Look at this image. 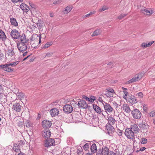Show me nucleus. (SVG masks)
Segmentation results:
<instances>
[{
  "label": "nucleus",
  "mask_w": 155,
  "mask_h": 155,
  "mask_svg": "<svg viewBox=\"0 0 155 155\" xmlns=\"http://www.w3.org/2000/svg\"><path fill=\"white\" fill-rule=\"evenodd\" d=\"M101 150L102 151L103 155H108L109 152V149L105 147L104 148H102Z\"/></svg>",
  "instance_id": "nucleus-29"
},
{
  "label": "nucleus",
  "mask_w": 155,
  "mask_h": 155,
  "mask_svg": "<svg viewBox=\"0 0 155 155\" xmlns=\"http://www.w3.org/2000/svg\"><path fill=\"white\" fill-rule=\"evenodd\" d=\"M141 47H143V48H145L146 47H147V43H145V42L143 43L141 45Z\"/></svg>",
  "instance_id": "nucleus-52"
},
{
  "label": "nucleus",
  "mask_w": 155,
  "mask_h": 155,
  "mask_svg": "<svg viewBox=\"0 0 155 155\" xmlns=\"http://www.w3.org/2000/svg\"><path fill=\"white\" fill-rule=\"evenodd\" d=\"M107 9L108 8L106 6H104L102 8L100 9V11L101 12H102Z\"/></svg>",
  "instance_id": "nucleus-50"
},
{
  "label": "nucleus",
  "mask_w": 155,
  "mask_h": 155,
  "mask_svg": "<svg viewBox=\"0 0 155 155\" xmlns=\"http://www.w3.org/2000/svg\"><path fill=\"white\" fill-rule=\"evenodd\" d=\"M154 41H152L151 42H149L148 43H147V47H149L151 46L154 42Z\"/></svg>",
  "instance_id": "nucleus-51"
},
{
  "label": "nucleus",
  "mask_w": 155,
  "mask_h": 155,
  "mask_svg": "<svg viewBox=\"0 0 155 155\" xmlns=\"http://www.w3.org/2000/svg\"><path fill=\"white\" fill-rule=\"evenodd\" d=\"M10 22L12 25H14L15 27L18 26V23L15 18H10Z\"/></svg>",
  "instance_id": "nucleus-24"
},
{
  "label": "nucleus",
  "mask_w": 155,
  "mask_h": 155,
  "mask_svg": "<svg viewBox=\"0 0 155 155\" xmlns=\"http://www.w3.org/2000/svg\"><path fill=\"white\" fill-rule=\"evenodd\" d=\"M20 147L16 143H15L14 144V146L13 148V149L15 152L18 153L19 152H21L20 151Z\"/></svg>",
  "instance_id": "nucleus-25"
},
{
  "label": "nucleus",
  "mask_w": 155,
  "mask_h": 155,
  "mask_svg": "<svg viewBox=\"0 0 155 155\" xmlns=\"http://www.w3.org/2000/svg\"><path fill=\"white\" fill-rule=\"evenodd\" d=\"M123 92L124 93L125 95V96L127 97V95L128 94V92L127 91V90L123 91Z\"/></svg>",
  "instance_id": "nucleus-58"
},
{
  "label": "nucleus",
  "mask_w": 155,
  "mask_h": 155,
  "mask_svg": "<svg viewBox=\"0 0 155 155\" xmlns=\"http://www.w3.org/2000/svg\"><path fill=\"white\" fill-rule=\"evenodd\" d=\"M131 114L134 118L137 119H140L142 115L140 112L137 109H134L131 112Z\"/></svg>",
  "instance_id": "nucleus-4"
},
{
  "label": "nucleus",
  "mask_w": 155,
  "mask_h": 155,
  "mask_svg": "<svg viewBox=\"0 0 155 155\" xmlns=\"http://www.w3.org/2000/svg\"><path fill=\"white\" fill-rule=\"evenodd\" d=\"M137 96H138L140 97V98H142L143 96V94L142 92H139L136 94Z\"/></svg>",
  "instance_id": "nucleus-47"
},
{
  "label": "nucleus",
  "mask_w": 155,
  "mask_h": 155,
  "mask_svg": "<svg viewBox=\"0 0 155 155\" xmlns=\"http://www.w3.org/2000/svg\"><path fill=\"white\" fill-rule=\"evenodd\" d=\"M115 153L112 151H110V152H108V155H115Z\"/></svg>",
  "instance_id": "nucleus-60"
},
{
  "label": "nucleus",
  "mask_w": 155,
  "mask_h": 155,
  "mask_svg": "<svg viewBox=\"0 0 155 155\" xmlns=\"http://www.w3.org/2000/svg\"><path fill=\"white\" fill-rule=\"evenodd\" d=\"M0 68H2L4 71L7 72L12 71L14 70L13 68H11L8 64L0 65Z\"/></svg>",
  "instance_id": "nucleus-9"
},
{
  "label": "nucleus",
  "mask_w": 155,
  "mask_h": 155,
  "mask_svg": "<svg viewBox=\"0 0 155 155\" xmlns=\"http://www.w3.org/2000/svg\"><path fill=\"white\" fill-rule=\"evenodd\" d=\"M89 144L88 143H86L83 146V147L84 149L85 150H87L89 147Z\"/></svg>",
  "instance_id": "nucleus-42"
},
{
  "label": "nucleus",
  "mask_w": 155,
  "mask_h": 155,
  "mask_svg": "<svg viewBox=\"0 0 155 155\" xmlns=\"http://www.w3.org/2000/svg\"><path fill=\"white\" fill-rule=\"evenodd\" d=\"M0 38L3 40H5L6 39V37L4 32L2 30H0Z\"/></svg>",
  "instance_id": "nucleus-28"
},
{
  "label": "nucleus",
  "mask_w": 155,
  "mask_h": 155,
  "mask_svg": "<svg viewBox=\"0 0 155 155\" xmlns=\"http://www.w3.org/2000/svg\"><path fill=\"white\" fill-rule=\"evenodd\" d=\"M127 15V14H121L118 16V18L120 20L126 16Z\"/></svg>",
  "instance_id": "nucleus-46"
},
{
  "label": "nucleus",
  "mask_w": 155,
  "mask_h": 155,
  "mask_svg": "<svg viewBox=\"0 0 155 155\" xmlns=\"http://www.w3.org/2000/svg\"><path fill=\"white\" fill-rule=\"evenodd\" d=\"M18 125L19 127H21L22 126L24 125V122L21 119L20 120H19L18 121Z\"/></svg>",
  "instance_id": "nucleus-34"
},
{
  "label": "nucleus",
  "mask_w": 155,
  "mask_h": 155,
  "mask_svg": "<svg viewBox=\"0 0 155 155\" xmlns=\"http://www.w3.org/2000/svg\"><path fill=\"white\" fill-rule=\"evenodd\" d=\"M108 120L109 125H111L115 124L116 122L114 118L111 117H108Z\"/></svg>",
  "instance_id": "nucleus-22"
},
{
  "label": "nucleus",
  "mask_w": 155,
  "mask_h": 155,
  "mask_svg": "<svg viewBox=\"0 0 155 155\" xmlns=\"http://www.w3.org/2000/svg\"><path fill=\"white\" fill-rule=\"evenodd\" d=\"M147 142V139L145 138H142L141 139V140L140 141V143L141 144H146Z\"/></svg>",
  "instance_id": "nucleus-36"
},
{
  "label": "nucleus",
  "mask_w": 155,
  "mask_h": 155,
  "mask_svg": "<svg viewBox=\"0 0 155 155\" xmlns=\"http://www.w3.org/2000/svg\"><path fill=\"white\" fill-rule=\"evenodd\" d=\"M26 127L28 128H29L32 127V124L29 122H28L26 123Z\"/></svg>",
  "instance_id": "nucleus-48"
},
{
  "label": "nucleus",
  "mask_w": 155,
  "mask_h": 155,
  "mask_svg": "<svg viewBox=\"0 0 155 155\" xmlns=\"http://www.w3.org/2000/svg\"><path fill=\"white\" fill-rule=\"evenodd\" d=\"M15 54L14 51V49L12 48L11 49H8L5 52L6 57H12Z\"/></svg>",
  "instance_id": "nucleus-19"
},
{
  "label": "nucleus",
  "mask_w": 155,
  "mask_h": 155,
  "mask_svg": "<svg viewBox=\"0 0 155 155\" xmlns=\"http://www.w3.org/2000/svg\"><path fill=\"white\" fill-rule=\"evenodd\" d=\"M116 132L118 135L120 136H121L122 134V131L119 129H118L116 130Z\"/></svg>",
  "instance_id": "nucleus-44"
},
{
  "label": "nucleus",
  "mask_w": 155,
  "mask_h": 155,
  "mask_svg": "<svg viewBox=\"0 0 155 155\" xmlns=\"http://www.w3.org/2000/svg\"><path fill=\"white\" fill-rule=\"evenodd\" d=\"M124 134L129 139H132V140H133V141L134 140V133L130 128H127L125 130Z\"/></svg>",
  "instance_id": "nucleus-3"
},
{
  "label": "nucleus",
  "mask_w": 155,
  "mask_h": 155,
  "mask_svg": "<svg viewBox=\"0 0 155 155\" xmlns=\"http://www.w3.org/2000/svg\"><path fill=\"white\" fill-rule=\"evenodd\" d=\"M143 110L145 112H147L148 110L145 104H144L143 106Z\"/></svg>",
  "instance_id": "nucleus-55"
},
{
  "label": "nucleus",
  "mask_w": 155,
  "mask_h": 155,
  "mask_svg": "<svg viewBox=\"0 0 155 155\" xmlns=\"http://www.w3.org/2000/svg\"><path fill=\"white\" fill-rule=\"evenodd\" d=\"M136 81H137V80H136V79L135 78V77H134V78L131 79L130 80L128 81L127 83L128 84H130V83L134 82Z\"/></svg>",
  "instance_id": "nucleus-38"
},
{
  "label": "nucleus",
  "mask_w": 155,
  "mask_h": 155,
  "mask_svg": "<svg viewBox=\"0 0 155 155\" xmlns=\"http://www.w3.org/2000/svg\"><path fill=\"white\" fill-rule=\"evenodd\" d=\"M143 73H141L136 74L135 75L134 77L137 81L139 80L140 79L142 78V77L143 76Z\"/></svg>",
  "instance_id": "nucleus-30"
},
{
  "label": "nucleus",
  "mask_w": 155,
  "mask_h": 155,
  "mask_svg": "<svg viewBox=\"0 0 155 155\" xmlns=\"http://www.w3.org/2000/svg\"><path fill=\"white\" fill-rule=\"evenodd\" d=\"M107 91L112 94L114 93V91L113 89H110L109 90H107Z\"/></svg>",
  "instance_id": "nucleus-54"
},
{
  "label": "nucleus",
  "mask_w": 155,
  "mask_h": 155,
  "mask_svg": "<svg viewBox=\"0 0 155 155\" xmlns=\"http://www.w3.org/2000/svg\"><path fill=\"white\" fill-rule=\"evenodd\" d=\"M104 107L107 112L111 113L114 110L110 105L107 103L104 104Z\"/></svg>",
  "instance_id": "nucleus-12"
},
{
  "label": "nucleus",
  "mask_w": 155,
  "mask_h": 155,
  "mask_svg": "<svg viewBox=\"0 0 155 155\" xmlns=\"http://www.w3.org/2000/svg\"><path fill=\"white\" fill-rule=\"evenodd\" d=\"M98 101L101 102V103L102 104H103V106L104 105V103H106L102 99V98L101 97H99L98 98Z\"/></svg>",
  "instance_id": "nucleus-49"
},
{
  "label": "nucleus",
  "mask_w": 155,
  "mask_h": 155,
  "mask_svg": "<svg viewBox=\"0 0 155 155\" xmlns=\"http://www.w3.org/2000/svg\"><path fill=\"white\" fill-rule=\"evenodd\" d=\"M19 38L21 41L20 42L27 43L28 40L26 39L25 35L24 33L21 35L20 34V36L19 37Z\"/></svg>",
  "instance_id": "nucleus-17"
},
{
  "label": "nucleus",
  "mask_w": 155,
  "mask_h": 155,
  "mask_svg": "<svg viewBox=\"0 0 155 155\" xmlns=\"http://www.w3.org/2000/svg\"><path fill=\"white\" fill-rule=\"evenodd\" d=\"M139 126L141 129V131L143 133H146L147 131V129L149 128V126L147 123L143 121L140 123L139 125Z\"/></svg>",
  "instance_id": "nucleus-1"
},
{
  "label": "nucleus",
  "mask_w": 155,
  "mask_h": 155,
  "mask_svg": "<svg viewBox=\"0 0 155 155\" xmlns=\"http://www.w3.org/2000/svg\"><path fill=\"white\" fill-rule=\"evenodd\" d=\"M155 115V111H153L148 114V116L150 117H152Z\"/></svg>",
  "instance_id": "nucleus-43"
},
{
  "label": "nucleus",
  "mask_w": 155,
  "mask_h": 155,
  "mask_svg": "<svg viewBox=\"0 0 155 155\" xmlns=\"http://www.w3.org/2000/svg\"><path fill=\"white\" fill-rule=\"evenodd\" d=\"M101 33V31L100 30H95L92 35V36L94 37L96 36L99 35Z\"/></svg>",
  "instance_id": "nucleus-31"
},
{
  "label": "nucleus",
  "mask_w": 155,
  "mask_h": 155,
  "mask_svg": "<svg viewBox=\"0 0 155 155\" xmlns=\"http://www.w3.org/2000/svg\"><path fill=\"white\" fill-rule=\"evenodd\" d=\"M21 106L19 103L16 102L13 104L12 109L16 112H19L21 110Z\"/></svg>",
  "instance_id": "nucleus-13"
},
{
  "label": "nucleus",
  "mask_w": 155,
  "mask_h": 155,
  "mask_svg": "<svg viewBox=\"0 0 155 155\" xmlns=\"http://www.w3.org/2000/svg\"><path fill=\"white\" fill-rule=\"evenodd\" d=\"M113 104L114 105V106L116 107V108H117L118 106V104L115 102H114L113 103Z\"/></svg>",
  "instance_id": "nucleus-63"
},
{
  "label": "nucleus",
  "mask_w": 155,
  "mask_h": 155,
  "mask_svg": "<svg viewBox=\"0 0 155 155\" xmlns=\"http://www.w3.org/2000/svg\"><path fill=\"white\" fill-rule=\"evenodd\" d=\"M93 107L96 112L99 114L101 113L102 111L101 110V108L97 105L93 104Z\"/></svg>",
  "instance_id": "nucleus-26"
},
{
  "label": "nucleus",
  "mask_w": 155,
  "mask_h": 155,
  "mask_svg": "<svg viewBox=\"0 0 155 155\" xmlns=\"http://www.w3.org/2000/svg\"><path fill=\"white\" fill-rule=\"evenodd\" d=\"M91 151L93 153H94L97 151V146L95 143H93L91 147Z\"/></svg>",
  "instance_id": "nucleus-27"
},
{
  "label": "nucleus",
  "mask_w": 155,
  "mask_h": 155,
  "mask_svg": "<svg viewBox=\"0 0 155 155\" xmlns=\"http://www.w3.org/2000/svg\"><path fill=\"white\" fill-rule=\"evenodd\" d=\"M77 153L78 155L83 154V150L82 147L78 149Z\"/></svg>",
  "instance_id": "nucleus-35"
},
{
  "label": "nucleus",
  "mask_w": 155,
  "mask_h": 155,
  "mask_svg": "<svg viewBox=\"0 0 155 155\" xmlns=\"http://www.w3.org/2000/svg\"><path fill=\"white\" fill-rule=\"evenodd\" d=\"M52 43H53L52 42V41L48 42L46 44H45V45H43L42 47V48H48L51 45H52Z\"/></svg>",
  "instance_id": "nucleus-32"
},
{
  "label": "nucleus",
  "mask_w": 155,
  "mask_h": 155,
  "mask_svg": "<svg viewBox=\"0 0 155 155\" xmlns=\"http://www.w3.org/2000/svg\"><path fill=\"white\" fill-rule=\"evenodd\" d=\"M61 2V0H59L58 1H54L53 2V4L54 5H56L57 4H59Z\"/></svg>",
  "instance_id": "nucleus-57"
},
{
  "label": "nucleus",
  "mask_w": 155,
  "mask_h": 155,
  "mask_svg": "<svg viewBox=\"0 0 155 155\" xmlns=\"http://www.w3.org/2000/svg\"><path fill=\"white\" fill-rule=\"evenodd\" d=\"M63 110L65 113L70 114L72 112L73 108L71 105L67 104L64 106Z\"/></svg>",
  "instance_id": "nucleus-6"
},
{
  "label": "nucleus",
  "mask_w": 155,
  "mask_h": 155,
  "mask_svg": "<svg viewBox=\"0 0 155 155\" xmlns=\"http://www.w3.org/2000/svg\"><path fill=\"white\" fill-rule=\"evenodd\" d=\"M51 115L52 117H55L57 116L59 114L58 110L56 108H54L51 109L50 111Z\"/></svg>",
  "instance_id": "nucleus-16"
},
{
  "label": "nucleus",
  "mask_w": 155,
  "mask_h": 155,
  "mask_svg": "<svg viewBox=\"0 0 155 155\" xmlns=\"http://www.w3.org/2000/svg\"><path fill=\"white\" fill-rule=\"evenodd\" d=\"M105 95L107 97L109 98H111L113 97L112 94L111 93L109 92L108 91H107V93L105 94Z\"/></svg>",
  "instance_id": "nucleus-41"
},
{
  "label": "nucleus",
  "mask_w": 155,
  "mask_h": 155,
  "mask_svg": "<svg viewBox=\"0 0 155 155\" xmlns=\"http://www.w3.org/2000/svg\"><path fill=\"white\" fill-rule=\"evenodd\" d=\"M20 34V32L16 29L12 30L10 33L12 38L15 39H19Z\"/></svg>",
  "instance_id": "nucleus-5"
},
{
  "label": "nucleus",
  "mask_w": 155,
  "mask_h": 155,
  "mask_svg": "<svg viewBox=\"0 0 155 155\" xmlns=\"http://www.w3.org/2000/svg\"><path fill=\"white\" fill-rule=\"evenodd\" d=\"M52 54H53V53H47L46 54V56L50 57V56H51Z\"/></svg>",
  "instance_id": "nucleus-59"
},
{
  "label": "nucleus",
  "mask_w": 155,
  "mask_h": 155,
  "mask_svg": "<svg viewBox=\"0 0 155 155\" xmlns=\"http://www.w3.org/2000/svg\"><path fill=\"white\" fill-rule=\"evenodd\" d=\"M96 152H97L96 155H103L102 153V151L101 149L98 150Z\"/></svg>",
  "instance_id": "nucleus-45"
},
{
  "label": "nucleus",
  "mask_w": 155,
  "mask_h": 155,
  "mask_svg": "<svg viewBox=\"0 0 155 155\" xmlns=\"http://www.w3.org/2000/svg\"><path fill=\"white\" fill-rule=\"evenodd\" d=\"M28 53V52H27V51H26V52H24L23 53L22 52V55L23 56H26Z\"/></svg>",
  "instance_id": "nucleus-64"
},
{
  "label": "nucleus",
  "mask_w": 155,
  "mask_h": 155,
  "mask_svg": "<svg viewBox=\"0 0 155 155\" xmlns=\"http://www.w3.org/2000/svg\"><path fill=\"white\" fill-rule=\"evenodd\" d=\"M89 101L91 102H93L96 99V97L93 96H91L89 98Z\"/></svg>",
  "instance_id": "nucleus-40"
},
{
  "label": "nucleus",
  "mask_w": 155,
  "mask_h": 155,
  "mask_svg": "<svg viewBox=\"0 0 155 155\" xmlns=\"http://www.w3.org/2000/svg\"><path fill=\"white\" fill-rule=\"evenodd\" d=\"M122 108L127 113H129L130 111L129 106L127 104H123Z\"/></svg>",
  "instance_id": "nucleus-23"
},
{
  "label": "nucleus",
  "mask_w": 155,
  "mask_h": 155,
  "mask_svg": "<svg viewBox=\"0 0 155 155\" xmlns=\"http://www.w3.org/2000/svg\"><path fill=\"white\" fill-rule=\"evenodd\" d=\"M17 95L19 97V98H20V100H22L23 98L24 97V94L22 93H17Z\"/></svg>",
  "instance_id": "nucleus-39"
},
{
  "label": "nucleus",
  "mask_w": 155,
  "mask_h": 155,
  "mask_svg": "<svg viewBox=\"0 0 155 155\" xmlns=\"http://www.w3.org/2000/svg\"><path fill=\"white\" fill-rule=\"evenodd\" d=\"M29 4L31 7L32 8H35V5H34V4L32 2L29 3Z\"/></svg>",
  "instance_id": "nucleus-61"
},
{
  "label": "nucleus",
  "mask_w": 155,
  "mask_h": 155,
  "mask_svg": "<svg viewBox=\"0 0 155 155\" xmlns=\"http://www.w3.org/2000/svg\"><path fill=\"white\" fill-rule=\"evenodd\" d=\"M83 97V98L84 99L86 100L87 101H90L89 98L87 97L85 95H84Z\"/></svg>",
  "instance_id": "nucleus-56"
},
{
  "label": "nucleus",
  "mask_w": 155,
  "mask_h": 155,
  "mask_svg": "<svg viewBox=\"0 0 155 155\" xmlns=\"http://www.w3.org/2000/svg\"><path fill=\"white\" fill-rule=\"evenodd\" d=\"M4 118L3 117L0 115V122L3 123V121H4Z\"/></svg>",
  "instance_id": "nucleus-53"
},
{
  "label": "nucleus",
  "mask_w": 155,
  "mask_h": 155,
  "mask_svg": "<svg viewBox=\"0 0 155 155\" xmlns=\"http://www.w3.org/2000/svg\"><path fill=\"white\" fill-rule=\"evenodd\" d=\"M26 43L19 42L18 43L17 46L19 51L23 53L27 49Z\"/></svg>",
  "instance_id": "nucleus-2"
},
{
  "label": "nucleus",
  "mask_w": 155,
  "mask_h": 155,
  "mask_svg": "<svg viewBox=\"0 0 155 155\" xmlns=\"http://www.w3.org/2000/svg\"><path fill=\"white\" fill-rule=\"evenodd\" d=\"M55 144V141L53 139L50 138L45 140V146L46 147H48L51 146H54Z\"/></svg>",
  "instance_id": "nucleus-8"
},
{
  "label": "nucleus",
  "mask_w": 155,
  "mask_h": 155,
  "mask_svg": "<svg viewBox=\"0 0 155 155\" xmlns=\"http://www.w3.org/2000/svg\"><path fill=\"white\" fill-rule=\"evenodd\" d=\"M19 63V61H17L15 62L11 63L8 64L10 65V66L11 67V66L14 67L17 65Z\"/></svg>",
  "instance_id": "nucleus-37"
},
{
  "label": "nucleus",
  "mask_w": 155,
  "mask_h": 155,
  "mask_svg": "<svg viewBox=\"0 0 155 155\" xmlns=\"http://www.w3.org/2000/svg\"><path fill=\"white\" fill-rule=\"evenodd\" d=\"M51 133L49 130H44L42 132V136L45 138L48 139L50 137Z\"/></svg>",
  "instance_id": "nucleus-14"
},
{
  "label": "nucleus",
  "mask_w": 155,
  "mask_h": 155,
  "mask_svg": "<svg viewBox=\"0 0 155 155\" xmlns=\"http://www.w3.org/2000/svg\"><path fill=\"white\" fill-rule=\"evenodd\" d=\"M37 26L39 27V28H42V26H43V25L41 24L40 23H37Z\"/></svg>",
  "instance_id": "nucleus-62"
},
{
  "label": "nucleus",
  "mask_w": 155,
  "mask_h": 155,
  "mask_svg": "<svg viewBox=\"0 0 155 155\" xmlns=\"http://www.w3.org/2000/svg\"><path fill=\"white\" fill-rule=\"evenodd\" d=\"M141 12L145 15H150L152 14V10H148L147 9L144 8L141 9Z\"/></svg>",
  "instance_id": "nucleus-20"
},
{
  "label": "nucleus",
  "mask_w": 155,
  "mask_h": 155,
  "mask_svg": "<svg viewBox=\"0 0 155 155\" xmlns=\"http://www.w3.org/2000/svg\"><path fill=\"white\" fill-rule=\"evenodd\" d=\"M79 107L86 109L90 106H88L87 103L84 100H81L79 101L78 104Z\"/></svg>",
  "instance_id": "nucleus-7"
},
{
  "label": "nucleus",
  "mask_w": 155,
  "mask_h": 155,
  "mask_svg": "<svg viewBox=\"0 0 155 155\" xmlns=\"http://www.w3.org/2000/svg\"><path fill=\"white\" fill-rule=\"evenodd\" d=\"M72 8L69 6H67L64 9V11L66 12L65 13L67 14L69 13L72 10Z\"/></svg>",
  "instance_id": "nucleus-33"
},
{
  "label": "nucleus",
  "mask_w": 155,
  "mask_h": 155,
  "mask_svg": "<svg viewBox=\"0 0 155 155\" xmlns=\"http://www.w3.org/2000/svg\"><path fill=\"white\" fill-rule=\"evenodd\" d=\"M51 121L46 120L43 121L42 123V126L44 128H49L51 127Z\"/></svg>",
  "instance_id": "nucleus-11"
},
{
  "label": "nucleus",
  "mask_w": 155,
  "mask_h": 155,
  "mask_svg": "<svg viewBox=\"0 0 155 155\" xmlns=\"http://www.w3.org/2000/svg\"><path fill=\"white\" fill-rule=\"evenodd\" d=\"M20 7L26 12H27L29 10V7L26 5L22 3L20 5Z\"/></svg>",
  "instance_id": "nucleus-21"
},
{
  "label": "nucleus",
  "mask_w": 155,
  "mask_h": 155,
  "mask_svg": "<svg viewBox=\"0 0 155 155\" xmlns=\"http://www.w3.org/2000/svg\"><path fill=\"white\" fill-rule=\"evenodd\" d=\"M130 129L133 132L134 134H137L139 132L140 129L136 124H133L130 126Z\"/></svg>",
  "instance_id": "nucleus-15"
},
{
  "label": "nucleus",
  "mask_w": 155,
  "mask_h": 155,
  "mask_svg": "<svg viewBox=\"0 0 155 155\" xmlns=\"http://www.w3.org/2000/svg\"><path fill=\"white\" fill-rule=\"evenodd\" d=\"M128 101L131 104H135L138 102V100L136 99L134 96L133 95L129 97Z\"/></svg>",
  "instance_id": "nucleus-18"
},
{
  "label": "nucleus",
  "mask_w": 155,
  "mask_h": 155,
  "mask_svg": "<svg viewBox=\"0 0 155 155\" xmlns=\"http://www.w3.org/2000/svg\"><path fill=\"white\" fill-rule=\"evenodd\" d=\"M106 131L107 134L110 136H111L115 131L114 128L111 125H107L106 126Z\"/></svg>",
  "instance_id": "nucleus-10"
}]
</instances>
